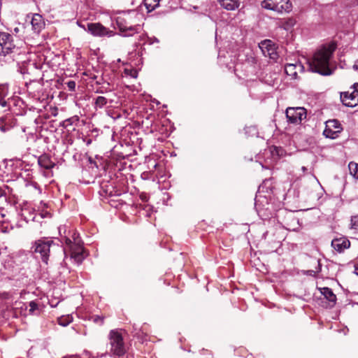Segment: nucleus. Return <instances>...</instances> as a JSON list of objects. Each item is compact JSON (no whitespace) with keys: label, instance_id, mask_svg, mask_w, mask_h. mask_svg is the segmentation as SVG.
Wrapping results in <instances>:
<instances>
[{"label":"nucleus","instance_id":"14","mask_svg":"<svg viewBox=\"0 0 358 358\" xmlns=\"http://www.w3.org/2000/svg\"><path fill=\"white\" fill-rule=\"evenodd\" d=\"M31 24L33 29L37 33L42 29L45 24L42 16L39 14H34L33 15Z\"/></svg>","mask_w":358,"mask_h":358},{"label":"nucleus","instance_id":"20","mask_svg":"<svg viewBox=\"0 0 358 358\" xmlns=\"http://www.w3.org/2000/svg\"><path fill=\"white\" fill-rule=\"evenodd\" d=\"M108 103V100L106 97L99 96H97L94 101V107L95 108H102L104 107Z\"/></svg>","mask_w":358,"mask_h":358},{"label":"nucleus","instance_id":"22","mask_svg":"<svg viewBox=\"0 0 358 358\" xmlns=\"http://www.w3.org/2000/svg\"><path fill=\"white\" fill-rule=\"evenodd\" d=\"M266 54L265 55H268L271 59L275 60L278 57L277 52H275L274 48H271L266 50Z\"/></svg>","mask_w":358,"mask_h":358},{"label":"nucleus","instance_id":"7","mask_svg":"<svg viewBox=\"0 0 358 358\" xmlns=\"http://www.w3.org/2000/svg\"><path fill=\"white\" fill-rule=\"evenodd\" d=\"M325 124L326 126L323 134L327 138L334 139L342 131L341 125L337 120H329L325 122Z\"/></svg>","mask_w":358,"mask_h":358},{"label":"nucleus","instance_id":"21","mask_svg":"<svg viewBox=\"0 0 358 358\" xmlns=\"http://www.w3.org/2000/svg\"><path fill=\"white\" fill-rule=\"evenodd\" d=\"M259 47L262 50L264 55L266 54V50H268V49L271 48H273L271 41L269 40L264 41V42H262L260 44Z\"/></svg>","mask_w":358,"mask_h":358},{"label":"nucleus","instance_id":"8","mask_svg":"<svg viewBox=\"0 0 358 358\" xmlns=\"http://www.w3.org/2000/svg\"><path fill=\"white\" fill-rule=\"evenodd\" d=\"M341 100L343 105L348 107H355L358 104V92L353 91L341 93Z\"/></svg>","mask_w":358,"mask_h":358},{"label":"nucleus","instance_id":"37","mask_svg":"<svg viewBox=\"0 0 358 358\" xmlns=\"http://www.w3.org/2000/svg\"><path fill=\"white\" fill-rule=\"evenodd\" d=\"M1 130L2 131H3V132H4V131H6V128H5V127H4V126L1 127Z\"/></svg>","mask_w":358,"mask_h":358},{"label":"nucleus","instance_id":"5","mask_svg":"<svg viewBox=\"0 0 358 358\" xmlns=\"http://www.w3.org/2000/svg\"><path fill=\"white\" fill-rule=\"evenodd\" d=\"M16 49L13 36L8 33L0 31V55H6Z\"/></svg>","mask_w":358,"mask_h":358},{"label":"nucleus","instance_id":"36","mask_svg":"<svg viewBox=\"0 0 358 358\" xmlns=\"http://www.w3.org/2000/svg\"><path fill=\"white\" fill-rule=\"evenodd\" d=\"M301 170L303 173H305L307 171V169L305 166H302Z\"/></svg>","mask_w":358,"mask_h":358},{"label":"nucleus","instance_id":"18","mask_svg":"<svg viewBox=\"0 0 358 358\" xmlns=\"http://www.w3.org/2000/svg\"><path fill=\"white\" fill-rule=\"evenodd\" d=\"M81 250L82 249L80 248H78V251H76L75 249L71 251V258L74 259L78 264L81 263L84 258Z\"/></svg>","mask_w":358,"mask_h":358},{"label":"nucleus","instance_id":"34","mask_svg":"<svg viewBox=\"0 0 358 358\" xmlns=\"http://www.w3.org/2000/svg\"><path fill=\"white\" fill-rule=\"evenodd\" d=\"M287 24L290 25V26H292L294 24V21L292 20H289L287 21Z\"/></svg>","mask_w":358,"mask_h":358},{"label":"nucleus","instance_id":"3","mask_svg":"<svg viewBox=\"0 0 358 358\" xmlns=\"http://www.w3.org/2000/svg\"><path fill=\"white\" fill-rule=\"evenodd\" d=\"M261 5L265 9L279 13H289L292 10V3L289 0H264Z\"/></svg>","mask_w":358,"mask_h":358},{"label":"nucleus","instance_id":"27","mask_svg":"<svg viewBox=\"0 0 358 358\" xmlns=\"http://www.w3.org/2000/svg\"><path fill=\"white\" fill-rule=\"evenodd\" d=\"M29 312L34 313L35 310L38 309V304L34 301H31L29 303Z\"/></svg>","mask_w":358,"mask_h":358},{"label":"nucleus","instance_id":"31","mask_svg":"<svg viewBox=\"0 0 358 358\" xmlns=\"http://www.w3.org/2000/svg\"><path fill=\"white\" fill-rule=\"evenodd\" d=\"M5 196H6L5 191L3 189L2 187H0V198Z\"/></svg>","mask_w":358,"mask_h":358},{"label":"nucleus","instance_id":"29","mask_svg":"<svg viewBox=\"0 0 358 358\" xmlns=\"http://www.w3.org/2000/svg\"><path fill=\"white\" fill-rule=\"evenodd\" d=\"M73 244L76 245L77 246L79 245V240L78 239V236L76 234V233L73 235Z\"/></svg>","mask_w":358,"mask_h":358},{"label":"nucleus","instance_id":"4","mask_svg":"<svg viewBox=\"0 0 358 358\" xmlns=\"http://www.w3.org/2000/svg\"><path fill=\"white\" fill-rule=\"evenodd\" d=\"M55 245L53 241L46 239H39L34 243V252L41 255L42 261L48 264L50 248Z\"/></svg>","mask_w":358,"mask_h":358},{"label":"nucleus","instance_id":"11","mask_svg":"<svg viewBox=\"0 0 358 358\" xmlns=\"http://www.w3.org/2000/svg\"><path fill=\"white\" fill-rule=\"evenodd\" d=\"M38 164L41 167L48 170L52 169L55 166L50 157L46 154H43L38 157Z\"/></svg>","mask_w":358,"mask_h":358},{"label":"nucleus","instance_id":"10","mask_svg":"<svg viewBox=\"0 0 358 358\" xmlns=\"http://www.w3.org/2000/svg\"><path fill=\"white\" fill-rule=\"evenodd\" d=\"M331 246L338 252H343L345 249L350 246V242L348 239L344 237L334 238L331 241Z\"/></svg>","mask_w":358,"mask_h":358},{"label":"nucleus","instance_id":"33","mask_svg":"<svg viewBox=\"0 0 358 358\" xmlns=\"http://www.w3.org/2000/svg\"><path fill=\"white\" fill-rule=\"evenodd\" d=\"M353 68L356 70H358V60L353 65Z\"/></svg>","mask_w":358,"mask_h":358},{"label":"nucleus","instance_id":"35","mask_svg":"<svg viewBox=\"0 0 358 358\" xmlns=\"http://www.w3.org/2000/svg\"><path fill=\"white\" fill-rule=\"evenodd\" d=\"M355 273L358 276V266L355 267Z\"/></svg>","mask_w":358,"mask_h":358},{"label":"nucleus","instance_id":"19","mask_svg":"<svg viewBox=\"0 0 358 358\" xmlns=\"http://www.w3.org/2000/svg\"><path fill=\"white\" fill-rule=\"evenodd\" d=\"M350 173L357 180H358V164L354 162H351L348 164Z\"/></svg>","mask_w":358,"mask_h":358},{"label":"nucleus","instance_id":"1","mask_svg":"<svg viewBox=\"0 0 358 358\" xmlns=\"http://www.w3.org/2000/svg\"><path fill=\"white\" fill-rule=\"evenodd\" d=\"M335 49V45L332 44L318 50L308 62L310 71L322 76L331 75L330 59Z\"/></svg>","mask_w":358,"mask_h":358},{"label":"nucleus","instance_id":"16","mask_svg":"<svg viewBox=\"0 0 358 358\" xmlns=\"http://www.w3.org/2000/svg\"><path fill=\"white\" fill-rule=\"evenodd\" d=\"M321 293L324 295V296L329 301L333 303L334 304L336 303V296L332 292V290L329 287H323L321 289Z\"/></svg>","mask_w":358,"mask_h":358},{"label":"nucleus","instance_id":"28","mask_svg":"<svg viewBox=\"0 0 358 358\" xmlns=\"http://www.w3.org/2000/svg\"><path fill=\"white\" fill-rule=\"evenodd\" d=\"M93 320L94 322L98 323L99 324H103V317L96 315V316L93 317Z\"/></svg>","mask_w":358,"mask_h":358},{"label":"nucleus","instance_id":"9","mask_svg":"<svg viewBox=\"0 0 358 358\" xmlns=\"http://www.w3.org/2000/svg\"><path fill=\"white\" fill-rule=\"evenodd\" d=\"M87 30L92 35L96 36H110L112 33V31H108L100 23H89L87 24Z\"/></svg>","mask_w":358,"mask_h":358},{"label":"nucleus","instance_id":"15","mask_svg":"<svg viewBox=\"0 0 358 358\" xmlns=\"http://www.w3.org/2000/svg\"><path fill=\"white\" fill-rule=\"evenodd\" d=\"M221 6L229 10H234L239 6L238 0H219Z\"/></svg>","mask_w":358,"mask_h":358},{"label":"nucleus","instance_id":"12","mask_svg":"<svg viewBox=\"0 0 358 358\" xmlns=\"http://www.w3.org/2000/svg\"><path fill=\"white\" fill-rule=\"evenodd\" d=\"M117 27L120 31L122 32V36L124 37H129L133 36L135 33L137 32L136 27L134 26H126L123 24L121 22L117 21Z\"/></svg>","mask_w":358,"mask_h":358},{"label":"nucleus","instance_id":"24","mask_svg":"<svg viewBox=\"0 0 358 358\" xmlns=\"http://www.w3.org/2000/svg\"><path fill=\"white\" fill-rule=\"evenodd\" d=\"M64 241L66 246L69 247L71 251L75 249V247H78L76 245L73 244V241H72L71 239L68 237H65Z\"/></svg>","mask_w":358,"mask_h":358},{"label":"nucleus","instance_id":"17","mask_svg":"<svg viewBox=\"0 0 358 358\" xmlns=\"http://www.w3.org/2000/svg\"><path fill=\"white\" fill-rule=\"evenodd\" d=\"M160 0H143L144 5L148 12H151L159 6Z\"/></svg>","mask_w":358,"mask_h":358},{"label":"nucleus","instance_id":"26","mask_svg":"<svg viewBox=\"0 0 358 358\" xmlns=\"http://www.w3.org/2000/svg\"><path fill=\"white\" fill-rule=\"evenodd\" d=\"M67 87L69 90L71 92L74 91L76 89V83L73 80L69 81L67 83Z\"/></svg>","mask_w":358,"mask_h":358},{"label":"nucleus","instance_id":"30","mask_svg":"<svg viewBox=\"0 0 358 358\" xmlns=\"http://www.w3.org/2000/svg\"><path fill=\"white\" fill-rule=\"evenodd\" d=\"M155 42V43H159V40L157 38H155V37L149 38V43L150 44H152Z\"/></svg>","mask_w":358,"mask_h":358},{"label":"nucleus","instance_id":"38","mask_svg":"<svg viewBox=\"0 0 358 358\" xmlns=\"http://www.w3.org/2000/svg\"><path fill=\"white\" fill-rule=\"evenodd\" d=\"M59 324L63 326H66L67 323L62 322V321L59 322Z\"/></svg>","mask_w":358,"mask_h":358},{"label":"nucleus","instance_id":"32","mask_svg":"<svg viewBox=\"0 0 358 358\" xmlns=\"http://www.w3.org/2000/svg\"><path fill=\"white\" fill-rule=\"evenodd\" d=\"M354 91L358 92V83L353 85Z\"/></svg>","mask_w":358,"mask_h":358},{"label":"nucleus","instance_id":"2","mask_svg":"<svg viewBox=\"0 0 358 358\" xmlns=\"http://www.w3.org/2000/svg\"><path fill=\"white\" fill-rule=\"evenodd\" d=\"M110 351L113 355L121 357L126 352L122 334L117 330H111L109 334Z\"/></svg>","mask_w":358,"mask_h":358},{"label":"nucleus","instance_id":"23","mask_svg":"<svg viewBox=\"0 0 358 358\" xmlns=\"http://www.w3.org/2000/svg\"><path fill=\"white\" fill-rule=\"evenodd\" d=\"M350 228L358 231V215L351 217Z\"/></svg>","mask_w":358,"mask_h":358},{"label":"nucleus","instance_id":"6","mask_svg":"<svg viewBox=\"0 0 358 358\" xmlns=\"http://www.w3.org/2000/svg\"><path fill=\"white\" fill-rule=\"evenodd\" d=\"M286 117L291 123L299 124L306 117L304 108H289L286 110Z\"/></svg>","mask_w":358,"mask_h":358},{"label":"nucleus","instance_id":"25","mask_svg":"<svg viewBox=\"0 0 358 358\" xmlns=\"http://www.w3.org/2000/svg\"><path fill=\"white\" fill-rule=\"evenodd\" d=\"M125 73L127 75H129L132 78H137V76H138V72L134 69H131V70L126 69Z\"/></svg>","mask_w":358,"mask_h":358},{"label":"nucleus","instance_id":"13","mask_svg":"<svg viewBox=\"0 0 358 358\" xmlns=\"http://www.w3.org/2000/svg\"><path fill=\"white\" fill-rule=\"evenodd\" d=\"M303 66L299 64H287L285 66L286 74L292 78H296L298 71H301Z\"/></svg>","mask_w":358,"mask_h":358}]
</instances>
